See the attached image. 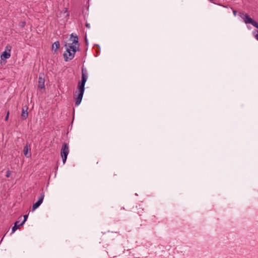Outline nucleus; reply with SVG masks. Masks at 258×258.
<instances>
[{
	"instance_id": "f257e3e1",
	"label": "nucleus",
	"mask_w": 258,
	"mask_h": 258,
	"mask_svg": "<svg viewBox=\"0 0 258 258\" xmlns=\"http://www.w3.org/2000/svg\"><path fill=\"white\" fill-rule=\"evenodd\" d=\"M87 79V77L85 74L84 70L83 69L82 70V80L81 81L79 82L78 83L77 89L78 90V94L76 97H75V103L76 106L79 105L82 99L83 96L84 92V86L86 83V82Z\"/></svg>"
},
{
	"instance_id": "f03ea898",
	"label": "nucleus",
	"mask_w": 258,
	"mask_h": 258,
	"mask_svg": "<svg viewBox=\"0 0 258 258\" xmlns=\"http://www.w3.org/2000/svg\"><path fill=\"white\" fill-rule=\"evenodd\" d=\"M72 44H66L64 46L66 51L63 53V57L66 61L71 60L74 57L75 54L79 50V47H75Z\"/></svg>"
},
{
	"instance_id": "7ed1b4c3",
	"label": "nucleus",
	"mask_w": 258,
	"mask_h": 258,
	"mask_svg": "<svg viewBox=\"0 0 258 258\" xmlns=\"http://www.w3.org/2000/svg\"><path fill=\"white\" fill-rule=\"evenodd\" d=\"M239 16L243 19L246 24H251L254 27L258 29V23L251 18L247 14H244L243 13H240Z\"/></svg>"
},
{
	"instance_id": "20e7f679",
	"label": "nucleus",
	"mask_w": 258,
	"mask_h": 258,
	"mask_svg": "<svg viewBox=\"0 0 258 258\" xmlns=\"http://www.w3.org/2000/svg\"><path fill=\"white\" fill-rule=\"evenodd\" d=\"M69 153V145L67 143H64L62 144L61 150L60 154L61 156L62 159L63 163L64 164L66 162V160L67 158L68 155Z\"/></svg>"
},
{
	"instance_id": "39448f33",
	"label": "nucleus",
	"mask_w": 258,
	"mask_h": 258,
	"mask_svg": "<svg viewBox=\"0 0 258 258\" xmlns=\"http://www.w3.org/2000/svg\"><path fill=\"white\" fill-rule=\"evenodd\" d=\"M44 198V192H42L40 194V197H39V199H38V200L37 201V202L33 204V205L32 206V211H34V210H35L42 204V203L43 202Z\"/></svg>"
},
{
	"instance_id": "423d86ee",
	"label": "nucleus",
	"mask_w": 258,
	"mask_h": 258,
	"mask_svg": "<svg viewBox=\"0 0 258 258\" xmlns=\"http://www.w3.org/2000/svg\"><path fill=\"white\" fill-rule=\"evenodd\" d=\"M78 39V36L76 35H74V34H72L70 39L72 42L68 43V44H72V45H73V46L78 47L79 46Z\"/></svg>"
},
{
	"instance_id": "0eeeda50",
	"label": "nucleus",
	"mask_w": 258,
	"mask_h": 258,
	"mask_svg": "<svg viewBox=\"0 0 258 258\" xmlns=\"http://www.w3.org/2000/svg\"><path fill=\"white\" fill-rule=\"evenodd\" d=\"M30 151H31L30 145L28 144H26L25 146L24 147V149H23L24 154L26 157H31V154Z\"/></svg>"
},
{
	"instance_id": "6e6552de",
	"label": "nucleus",
	"mask_w": 258,
	"mask_h": 258,
	"mask_svg": "<svg viewBox=\"0 0 258 258\" xmlns=\"http://www.w3.org/2000/svg\"><path fill=\"white\" fill-rule=\"evenodd\" d=\"M28 109V107L26 105H25L22 107V113L21 115V118L22 120H25L27 118L28 115V113L27 111Z\"/></svg>"
},
{
	"instance_id": "1a4fd4ad",
	"label": "nucleus",
	"mask_w": 258,
	"mask_h": 258,
	"mask_svg": "<svg viewBox=\"0 0 258 258\" xmlns=\"http://www.w3.org/2000/svg\"><path fill=\"white\" fill-rule=\"evenodd\" d=\"M44 82H45L44 79L43 78H42L41 77L39 76V79H38V87L40 89H44V88H45Z\"/></svg>"
},
{
	"instance_id": "9d476101",
	"label": "nucleus",
	"mask_w": 258,
	"mask_h": 258,
	"mask_svg": "<svg viewBox=\"0 0 258 258\" xmlns=\"http://www.w3.org/2000/svg\"><path fill=\"white\" fill-rule=\"evenodd\" d=\"M6 49H8L9 51H10V49H9V46H7L6 47ZM11 56L10 52H8L6 51H4L1 55L2 58L3 57L4 58L7 59L9 58Z\"/></svg>"
},
{
	"instance_id": "9b49d317",
	"label": "nucleus",
	"mask_w": 258,
	"mask_h": 258,
	"mask_svg": "<svg viewBox=\"0 0 258 258\" xmlns=\"http://www.w3.org/2000/svg\"><path fill=\"white\" fill-rule=\"evenodd\" d=\"M19 221H16L15 223V225L12 228V233H14L18 228H19L21 226H19L20 224H19Z\"/></svg>"
},
{
	"instance_id": "f8f14e48",
	"label": "nucleus",
	"mask_w": 258,
	"mask_h": 258,
	"mask_svg": "<svg viewBox=\"0 0 258 258\" xmlns=\"http://www.w3.org/2000/svg\"><path fill=\"white\" fill-rule=\"evenodd\" d=\"M59 43L58 41L55 42L52 45V49H55V51H56L59 47Z\"/></svg>"
},
{
	"instance_id": "ddd939ff",
	"label": "nucleus",
	"mask_w": 258,
	"mask_h": 258,
	"mask_svg": "<svg viewBox=\"0 0 258 258\" xmlns=\"http://www.w3.org/2000/svg\"><path fill=\"white\" fill-rule=\"evenodd\" d=\"M27 218H28V215H24V221L21 224H20L19 226H22L24 224V223H25V222L26 221Z\"/></svg>"
},
{
	"instance_id": "4468645a",
	"label": "nucleus",
	"mask_w": 258,
	"mask_h": 258,
	"mask_svg": "<svg viewBox=\"0 0 258 258\" xmlns=\"http://www.w3.org/2000/svg\"><path fill=\"white\" fill-rule=\"evenodd\" d=\"M11 171H10V170H8L6 172V176L7 177H9L11 176Z\"/></svg>"
},
{
	"instance_id": "2eb2a0df",
	"label": "nucleus",
	"mask_w": 258,
	"mask_h": 258,
	"mask_svg": "<svg viewBox=\"0 0 258 258\" xmlns=\"http://www.w3.org/2000/svg\"><path fill=\"white\" fill-rule=\"evenodd\" d=\"M9 111H8L7 115L5 117V120H6V121L8 120V119L9 118Z\"/></svg>"
},
{
	"instance_id": "dca6fc26",
	"label": "nucleus",
	"mask_w": 258,
	"mask_h": 258,
	"mask_svg": "<svg viewBox=\"0 0 258 258\" xmlns=\"http://www.w3.org/2000/svg\"><path fill=\"white\" fill-rule=\"evenodd\" d=\"M233 14H234V15L235 16H236V14H237V12H236V11H233Z\"/></svg>"
},
{
	"instance_id": "f3484780",
	"label": "nucleus",
	"mask_w": 258,
	"mask_h": 258,
	"mask_svg": "<svg viewBox=\"0 0 258 258\" xmlns=\"http://www.w3.org/2000/svg\"><path fill=\"white\" fill-rule=\"evenodd\" d=\"M86 26L87 27H88V28H90V25H89V24H87H87H86Z\"/></svg>"
}]
</instances>
